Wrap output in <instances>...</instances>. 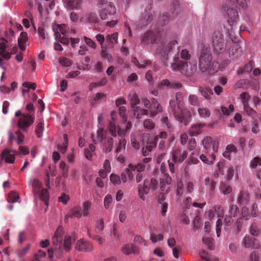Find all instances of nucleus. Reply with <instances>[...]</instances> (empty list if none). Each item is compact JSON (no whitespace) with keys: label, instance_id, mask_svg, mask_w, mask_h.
<instances>
[{"label":"nucleus","instance_id":"f257e3e1","mask_svg":"<svg viewBox=\"0 0 261 261\" xmlns=\"http://www.w3.org/2000/svg\"><path fill=\"white\" fill-rule=\"evenodd\" d=\"M74 240L69 235H64L63 228L59 226L51 238L53 248L48 250L49 257L51 258L54 254L57 257L61 256L63 251L69 252Z\"/></svg>","mask_w":261,"mask_h":261},{"label":"nucleus","instance_id":"f03ea898","mask_svg":"<svg viewBox=\"0 0 261 261\" xmlns=\"http://www.w3.org/2000/svg\"><path fill=\"white\" fill-rule=\"evenodd\" d=\"M248 0H224L221 5V11L227 19L230 26H234L239 20V12L236 9V4L243 9L247 6Z\"/></svg>","mask_w":261,"mask_h":261},{"label":"nucleus","instance_id":"7ed1b4c3","mask_svg":"<svg viewBox=\"0 0 261 261\" xmlns=\"http://www.w3.org/2000/svg\"><path fill=\"white\" fill-rule=\"evenodd\" d=\"M176 99L170 100V106L172 113L180 123L187 125L191 119L190 113L184 108V96L181 92H177Z\"/></svg>","mask_w":261,"mask_h":261},{"label":"nucleus","instance_id":"20e7f679","mask_svg":"<svg viewBox=\"0 0 261 261\" xmlns=\"http://www.w3.org/2000/svg\"><path fill=\"white\" fill-rule=\"evenodd\" d=\"M215 62L209 47L203 46L201 49L198 57V68L201 72H207L210 73L216 72L217 70L212 69Z\"/></svg>","mask_w":261,"mask_h":261},{"label":"nucleus","instance_id":"39448f33","mask_svg":"<svg viewBox=\"0 0 261 261\" xmlns=\"http://www.w3.org/2000/svg\"><path fill=\"white\" fill-rule=\"evenodd\" d=\"M15 116L18 117L17 123V127L24 132L28 130L29 128L33 125L35 121L34 114L22 113L20 110H18L15 112Z\"/></svg>","mask_w":261,"mask_h":261},{"label":"nucleus","instance_id":"423d86ee","mask_svg":"<svg viewBox=\"0 0 261 261\" xmlns=\"http://www.w3.org/2000/svg\"><path fill=\"white\" fill-rule=\"evenodd\" d=\"M29 185L32 187V190L35 197H39L47 206L49 200L48 192L47 190L42 189L41 182L38 179L31 178L30 180Z\"/></svg>","mask_w":261,"mask_h":261},{"label":"nucleus","instance_id":"0eeeda50","mask_svg":"<svg viewBox=\"0 0 261 261\" xmlns=\"http://www.w3.org/2000/svg\"><path fill=\"white\" fill-rule=\"evenodd\" d=\"M177 43L176 40H173L168 44L162 45L157 49L156 54L159 56L161 63L164 66H168V54Z\"/></svg>","mask_w":261,"mask_h":261},{"label":"nucleus","instance_id":"6e6552de","mask_svg":"<svg viewBox=\"0 0 261 261\" xmlns=\"http://www.w3.org/2000/svg\"><path fill=\"white\" fill-rule=\"evenodd\" d=\"M53 31L55 39L60 41L63 44L68 45L69 43L68 33L67 32V26L66 24H57L53 27Z\"/></svg>","mask_w":261,"mask_h":261},{"label":"nucleus","instance_id":"1a4fd4ad","mask_svg":"<svg viewBox=\"0 0 261 261\" xmlns=\"http://www.w3.org/2000/svg\"><path fill=\"white\" fill-rule=\"evenodd\" d=\"M118 127L114 122H110L109 123V127L108 129L100 128L97 130L96 138L97 141L101 143L103 141L104 138L109 136L116 137L117 136Z\"/></svg>","mask_w":261,"mask_h":261},{"label":"nucleus","instance_id":"9d476101","mask_svg":"<svg viewBox=\"0 0 261 261\" xmlns=\"http://www.w3.org/2000/svg\"><path fill=\"white\" fill-rule=\"evenodd\" d=\"M202 144L205 149L204 153H212L215 154L218 151V142L217 140H213L211 137H205L202 142Z\"/></svg>","mask_w":261,"mask_h":261},{"label":"nucleus","instance_id":"9b49d317","mask_svg":"<svg viewBox=\"0 0 261 261\" xmlns=\"http://www.w3.org/2000/svg\"><path fill=\"white\" fill-rule=\"evenodd\" d=\"M180 12V7L178 3L176 2L171 8V10L168 14H163L160 18V23L162 25L167 23L169 20H173L176 18Z\"/></svg>","mask_w":261,"mask_h":261},{"label":"nucleus","instance_id":"f8f14e48","mask_svg":"<svg viewBox=\"0 0 261 261\" xmlns=\"http://www.w3.org/2000/svg\"><path fill=\"white\" fill-rule=\"evenodd\" d=\"M197 64L195 62L182 61V66L180 67V73L186 76H191L197 71Z\"/></svg>","mask_w":261,"mask_h":261},{"label":"nucleus","instance_id":"ddd939ff","mask_svg":"<svg viewBox=\"0 0 261 261\" xmlns=\"http://www.w3.org/2000/svg\"><path fill=\"white\" fill-rule=\"evenodd\" d=\"M116 12V8L114 4L112 2H109L106 4V7L100 11L99 16L101 19L107 20L109 16L115 14Z\"/></svg>","mask_w":261,"mask_h":261},{"label":"nucleus","instance_id":"4468645a","mask_svg":"<svg viewBox=\"0 0 261 261\" xmlns=\"http://www.w3.org/2000/svg\"><path fill=\"white\" fill-rule=\"evenodd\" d=\"M159 35L156 32L147 31L142 37L141 42L143 44L148 45L156 43Z\"/></svg>","mask_w":261,"mask_h":261},{"label":"nucleus","instance_id":"2eb2a0df","mask_svg":"<svg viewBox=\"0 0 261 261\" xmlns=\"http://www.w3.org/2000/svg\"><path fill=\"white\" fill-rule=\"evenodd\" d=\"M151 188L150 180L146 179L144 180L142 184H140L138 187V192L140 198L142 200H145V195L147 194Z\"/></svg>","mask_w":261,"mask_h":261},{"label":"nucleus","instance_id":"dca6fc26","mask_svg":"<svg viewBox=\"0 0 261 261\" xmlns=\"http://www.w3.org/2000/svg\"><path fill=\"white\" fill-rule=\"evenodd\" d=\"M172 158L175 163H182L188 156V152L186 150L182 151L179 149L172 150L171 152Z\"/></svg>","mask_w":261,"mask_h":261},{"label":"nucleus","instance_id":"f3484780","mask_svg":"<svg viewBox=\"0 0 261 261\" xmlns=\"http://www.w3.org/2000/svg\"><path fill=\"white\" fill-rule=\"evenodd\" d=\"M99 19L96 12H88L84 16L81 17L80 21L84 23L89 22L91 23H97Z\"/></svg>","mask_w":261,"mask_h":261},{"label":"nucleus","instance_id":"a211bd4d","mask_svg":"<svg viewBox=\"0 0 261 261\" xmlns=\"http://www.w3.org/2000/svg\"><path fill=\"white\" fill-rule=\"evenodd\" d=\"M152 15L150 11H145L137 23V27L142 28L147 26L152 19Z\"/></svg>","mask_w":261,"mask_h":261},{"label":"nucleus","instance_id":"6ab92c4d","mask_svg":"<svg viewBox=\"0 0 261 261\" xmlns=\"http://www.w3.org/2000/svg\"><path fill=\"white\" fill-rule=\"evenodd\" d=\"M75 249L79 251L88 252L92 250L93 247L91 243L84 239H81L76 242Z\"/></svg>","mask_w":261,"mask_h":261},{"label":"nucleus","instance_id":"aec40b11","mask_svg":"<svg viewBox=\"0 0 261 261\" xmlns=\"http://www.w3.org/2000/svg\"><path fill=\"white\" fill-rule=\"evenodd\" d=\"M65 7L69 10H81L82 8L83 1L81 0H63Z\"/></svg>","mask_w":261,"mask_h":261},{"label":"nucleus","instance_id":"412c9836","mask_svg":"<svg viewBox=\"0 0 261 261\" xmlns=\"http://www.w3.org/2000/svg\"><path fill=\"white\" fill-rule=\"evenodd\" d=\"M257 242V239L251 238L249 235L246 234L243 238L241 242V245L242 246L245 248H248L251 247L256 248L257 247V246H256Z\"/></svg>","mask_w":261,"mask_h":261},{"label":"nucleus","instance_id":"4be33fe9","mask_svg":"<svg viewBox=\"0 0 261 261\" xmlns=\"http://www.w3.org/2000/svg\"><path fill=\"white\" fill-rule=\"evenodd\" d=\"M2 157L7 163L13 164L15 159V153L13 150L5 149L2 153Z\"/></svg>","mask_w":261,"mask_h":261},{"label":"nucleus","instance_id":"5701e85b","mask_svg":"<svg viewBox=\"0 0 261 261\" xmlns=\"http://www.w3.org/2000/svg\"><path fill=\"white\" fill-rule=\"evenodd\" d=\"M103 141H105L102 144V149L103 152L107 153L111 152L113 148L114 141L112 137L107 136L106 138H104Z\"/></svg>","mask_w":261,"mask_h":261},{"label":"nucleus","instance_id":"b1692460","mask_svg":"<svg viewBox=\"0 0 261 261\" xmlns=\"http://www.w3.org/2000/svg\"><path fill=\"white\" fill-rule=\"evenodd\" d=\"M205 126L203 123H196L192 125L189 129V135L193 136H197L202 133V128Z\"/></svg>","mask_w":261,"mask_h":261},{"label":"nucleus","instance_id":"393cba45","mask_svg":"<svg viewBox=\"0 0 261 261\" xmlns=\"http://www.w3.org/2000/svg\"><path fill=\"white\" fill-rule=\"evenodd\" d=\"M172 178L168 174L165 173L160 179V189L162 191L166 190V186H169L172 183Z\"/></svg>","mask_w":261,"mask_h":261},{"label":"nucleus","instance_id":"a878e982","mask_svg":"<svg viewBox=\"0 0 261 261\" xmlns=\"http://www.w3.org/2000/svg\"><path fill=\"white\" fill-rule=\"evenodd\" d=\"M223 35L220 31H217L213 33L212 37V46H218L217 44L220 41L225 40Z\"/></svg>","mask_w":261,"mask_h":261},{"label":"nucleus","instance_id":"bb28decb","mask_svg":"<svg viewBox=\"0 0 261 261\" xmlns=\"http://www.w3.org/2000/svg\"><path fill=\"white\" fill-rule=\"evenodd\" d=\"M82 216V211L81 207L80 206H74L71 210L69 213L65 216V219L67 220L69 218H81Z\"/></svg>","mask_w":261,"mask_h":261},{"label":"nucleus","instance_id":"cd10ccee","mask_svg":"<svg viewBox=\"0 0 261 261\" xmlns=\"http://www.w3.org/2000/svg\"><path fill=\"white\" fill-rule=\"evenodd\" d=\"M199 158L204 163L207 165H212L215 160V154L212 153L202 154L200 155Z\"/></svg>","mask_w":261,"mask_h":261},{"label":"nucleus","instance_id":"c85d7f7f","mask_svg":"<svg viewBox=\"0 0 261 261\" xmlns=\"http://www.w3.org/2000/svg\"><path fill=\"white\" fill-rule=\"evenodd\" d=\"M28 41V34L25 32H21L18 38V43L20 49L22 51L26 48V43Z\"/></svg>","mask_w":261,"mask_h":261},{"label":"nucleus","instance_id":"c756f323","mask_svg":"<svg viewBox=\"0 0 261 261\" xmlns=\"http://www.w3.org/2000/svg\"><path fill=\"white\" fill-rule=\"evenodd\" d=\"M156 146V143L155 141H151L148 142L146 146L145 147H143L142 149V155L144 156H148L149 152H150Z\"/></svg>","mask_w":261,"mask_h":261},{"label":"nucleus","instance_id":"7c9ffc66","mask_svg":"<svg viewBox=\"0 0 261 261\" xmlns=\"http://www.w3.org/2000/svg\"><path fill=\"white\" fill-rule=\"evenodd\" d=\"M243 54L242 49L240 47L236 46L235 48L232 49L231 53H229V57L231 59H235L242 57Z\"/></svg>","mask_w":261,"mask_h":261},{"label":"nucleus","instance_id":"2f4dec72","mask_svg":"<svg viewBox=\"0 0 261 261\" xmlns=\"http://www.w3.org/2000/svg\"><path fill=\"white\" fill-rule=\"evenodd\" d=\"M218 46H212L213 48V50L215 51L217 54H221L223 53L226 49V40H223L222 41H220L217 44Z\"/></svg>","mask_w":261,"mask_h":261},{"label":"nucleus","instance_id":"473e14b6","mask_svg":"<svg viewBox=\"0 0 261 261\" xmlns=\"http://www.w3.org/2000/svg\"><path fill=\"white\" fill-rule=\"evenodd\" d=\"M121 250L125 255H129L133 253H137V249L130 244H125L122 246Z\"/></svg>","mask_w":261,"mask_h":261},{"label":"nucleus","instance_id":"72a5a7b5","mask_svg":"<svg viewBox=\"0 0 261 261\" xmlns=\"http://www.w3.org/2000/svg\"><path fill=\"white\" fill-rule=\"evenodd\" d=\"M182 61H180L178 57L175 56L173 59V62L171 63V68L173 71H179L180 72V67L182 66Z\"/></svg>","mask_w":261,"mask_h":261},{"label":"nucleus","instance_id":"f704fd0d","mask_svg":"<svg viewBox=\"0 0 261 261\" xmlns=\"http://www.w3.org/2000/svg\"><path fill=\"white\" fill-rule=\"evenodd\" d=\"M134 114L137 119H140L144 115H147L148 111L146 109H141L139 107H136L134 109Z\"/></svg>","mask_w":261,"mask_h":261},{"label":"nucleus","instance_id":"c9c22d12","mask_svg":"<svg viewBox=\"0 0 261 261\" xmlns=\"http://www.w3.org/2000/svg\"><path fill=\"white\" fill-rule=\"evenodd\" d=\"M244 108V112L247 115L251 117L255 121L257 120L258 114L255 111L250 108L249 105L245 106Z\"/></svg>","mask_w":261,"mask_h":261},{"label":"nucleus","instance_id":"e433bc0d","mask_svg":"<svg viewBox=\"0 0 261 261\" xmlns=\"http://www.w3.org/2000/svg\"><path fill=\"white\" fill-rule=\"evenodd\" d=\"M199 91L201 94L206 99H210L213 94V90L208 87H199Z\"/></svg>","mask_w":261,"mask_h":261},{"label":"nucleus","instance_id":"4c0bfd02","mask_svg":"<svg viewBox=\"0 0 261 261\" xmlns=\"http://www.w3.org/2000/svg\"><path fill=\"white\" fill-rule=\"evenodd\" d=\"M128 100L130 102L131 107L134 109L140 103V99L135 93L129 94Z\"/></svg>","mask_w":261,"mask_h":261},{"label":"nucleus","instance_id":"58836bf2","mask_svg":"<svg viewBox=\"0 0 261 261\" xmlns=\"http://www.w3.org/2000/svg\"><path fill=\"white\" fill-rule=\"evenodd\" d=\"M250 200L249 195L247 193L241 192L237 199V203L238 204H242L243 203H247Z\"/></svg>","mask_w":261,"mask_h":261},{"label":"nucleus","instance_id":"ea45409f","mask_svg":"<svg viewBox=\"0 0 261 261\" xmlns=\"http://www.w3.org/2000/svg\"><path fill=\"white\" fill-rule=\"evenodd\" d=\"M187 194L186 192V187L184 185L182 182H177V186L176 190V195L178 197L185 196Z\"/></svg>","mask_w":261,"mask_h":261},{"label":"nucleus","instance_id":"a19ab883","mask_svg":"<svg viewBox=\"0 0 261 261\" xmlns=\"http://www.w3.org/2000/svg\"><path fill=\"white\" fill-rule=\"evenodd\" d=\"M160 86H166L173 89H177L181 87V84L171 83L167 79L163 80L160 83Z\"/></svg>","mask_w":261,"mask_h":261},{"label":"nucleus","instance_id":"79ce46f5","mask_svg":"<svg viewBox=\"0 0 261 261\" xmlns=\"http://www.w3.org/2000/svg\"><path fill=\"white\" fill-rule=\"evenodd\" d=\"M6 45L5 42H0V54L1 56L5 59L9 60L11 55L10 53L6 51Z\"/></svg>","mask_w":261,"mask_h":261},{"label":"nucleus","instance_id":"37998d69","mask_svg":"<svg viewBox=\"0 0 261 261\" xmlns=\"http://www.w3.org/2000/svg\"><path fill=\"white\" fill-rule=\"evenodd\" d=\"M249 232L252 236L257 237L261 233V229L258 228L256 223H253L250 227Z\"/></svg>","mask_w":261,"mask_h":261},{"label":"nucleus","instance_id":"c03bdc74","mask_svg":"<svg viewBox=\"0 0 261 261\" xmlns=\"http://www.w3.org/2000/svg\"><path fill=\"white\" fill-rule=\"evenodd\" d=\"M198 157L199 153L198 151H195L192 152L190 155L189 165L197 164L199 163Z\"/></svg>","mask_w":261,"mask_h":261},{"label":"nucleus","instance_id":"a18cd8bd","mask_svg":"<svg viewBox=\"0 0 261 261\" xmlns=\"http://www.w3.org/2000/svg\"><path fill=\"white\" fill-rule=\"evenodd\" d=\"M19 196L18 194L14 191L11 192L8 196L7 201L9 203H14L18 201Z\"/></svg>","mask_w":261,"mask_h":261},{"label":"nucleus","instance_id":"49530a36","mask_svg":"<svg viewBox=\"0 0 261 261\" xmlns=\"http://www.w3.org/2000/svg\"><path fill=\"white\" fill-rule=\"evenodd\" d=\"M189 103L194 106L199 107L200 106V101L198 97L194 94H190L188 97Z\"/></svg>","mask_w":261,"mask_h":261},{"label":"nucleus","instance_id":"de8ad7c7","mask_svg":"<svg viewBox=\"0 0 261 261\" xmlns=\"http://www.w3.org/2000/svg\"><path fill=\"white\" fill-rule=\"evenodd\" d=\"M202 242L206 246L208 249L210 250L214 249L215 245L213 239L211 238L203 237L202 239Z\"/></svg>","mask_w":261,"mask_h":261},{"label":"nucleus","instance_id":"09e8293b","mask_svg":"<svg viewBox=\"0 0 261 261\" xmlns=\"http://www.w3.org/2000/svg\"><path fill=\"white\" fill-rule=\"evenodd\" d=\"M148 167L149 165H145L142 163H139L135 165H132L133 168H132V170H137V173H142V172L144 171L146 168H148Z\"/></svg>","mask_w":261,"mask_h":261},{"label":"nucleus","instance_id":"8fccbe9b","mask_svg":"<svg viewBox=\"0 0 261 261\" xmlns=\"http://www.w3.org/2000/svg\"><path fill=\"white\" fill-rule=\"evenodd\" d=\"M132 62L138 68H143L145 67V65L148 64H150V61H142L141 63L135 57L132 58Z\"/></svg>","mask_w":261,"mask_h":261},{"label":"nucleus","instance_id":"3c124183","mask_svg":"<svg viewBox=\"0 0 261 261\" xmlns=\"http://www.w3.org/2000/svg\"><path fill=\"white\" fill-rule=\"evenodd\" d=\"M126 141L125 139H120L119 141L118 144L116 149V152L119 153L122 150H125L126 146Z\"/></svg>","mask_w":261,"mask_h":261},{"label":"nucleus","instance_id":"603ef678","mask_svg":"<svg viewBox=\"0 0 261 261\" xmlns=\"http://www.w3.org/2000/svg\"><path fill=\"white\" fill-rule=\"evenodd\" d=\"M132 168H133L132 165L130 164L124 171L127 175L128 181L129 182H131L133 180L135 172V170H132Z\"/></svg>","mask_w":261,"mask_h":261},{"label":"nucleus","instance_id":"864d4df0","mask_svg":"<svg viewBox=\"0 0 261 261\" xmlns=\"http://www.w3.org/2000/svg\"><path fill=\"white\" fill-rule=\"evenodd\" d=\"M15 135L16 136V141L17 144L20 145L22 144L25 139V136L23 134L20 130H17L15 132Z\"/></svg>","mask_w":261,"mask_h":261},{"label":"nucleus","instance_id":"5fc2aeb1","mask_svg":"<svg viewBox=\"0 0 261 261\" xmlns=\"http://www.w3.org/2000/svg\"><path fill=\"white\" fill-rule=\"evenodd\" d=\"M106 40L112 44L117 43L118 42V34L115 33L111 35H108L106 37Z\"/></svg>","mask_w":261,"mask_h":261},{"label":"nucleus","instance_id":"6e6d98bb","mask_svg":"<svg viewBox=\"0 0 261 261\" xmlns=\"http://www.w3.org/2000/svg\"><path fill=\"white\" fill-rule=\"evenodd\" d=\"M220 192L224 195H228L232 191L231 187L225 184H223L220 187Z\"/></svg>","mask_w":261,"mask_h":261},{"label":"nucleus","instance_id":"4d7b16f0","mask_svg":"<svg viewBox=\"0 0 261 261\" xmlns=\"http://www.w3.org/2000/svg\"><path fill=\"white\" fill-rule=\"evenodd\" d=\"M43 128L44 124L42 122H40L37 124L35 128V132L38 138L42 137Z\"/></svg>","mask_w":261,"mask_h":261},{"label":"nucleus","instance_id":"13d9d810","mask_svg":"<svg viewBox=\"0 0 261 261\" xmlns=\"http://www.w3.org/2000/svg\"><path fill=\"white\" fill-rule=\"evenodd\" d=\"M198 111L200 117L207 118L210 116L211 113L210 111L206 108H199L198 109Z\"/></svg>","mask_w":261,"mask_h":261},{"label":"nucleus","instance_id":"bf43d9fd","mask_svg":"<svg viewBox=\"0 0 261 261\" xmlns=\"http://www.w3.org/2000/svg\"><path fill=\"white\" fill-rule=\"evenodd\" d=\"M143 126L147 130H151L155 127V124L150 119H147L144 120L143 123Z\"/></svg>","mask_w":261,"mask_h":261},{"label":"nucleus","instance_id":"052dcab7","mask_svg":"<svg viewBox=\"0 0 261 261\" xmlns=\"http://www.w3.org/2000/svg\"><path fill=\"white\" fill-rule=\"evenodd\" d=\"M151 110H154L156 113L162 111V107L155 98H152V105Z\"/></svg>","mask_w":261,"mask_h":261},{"label":"nucleus","instance_id":"680f3d73","mask_svg":"<svg viewBox=\"0 0 261 261\" xmlns=\"http://www.w3.org/2000/svg\"><path fill=\"white\" fill-rule=\"evenodd\" d=\"M90 206L91 203L89 201H86L83 203V210L82 211V215L83 216L86 217L89 215V211L90 210Z\"/></svg>","mask_w":261,"mask_h":261},{"label":"nucleus","instance_id":"e2e57ef3","mask_svg":"<svg viewBox=\"0 0 261 261\" xmlns=\"http://www.w3.org/2000/svg\"><path fill=\"white\" fill-rule=\"evenodd\" d=\"M214 213L217 214L218 218H222L224 216V212L222 207L220 205H215L213 210Z\"/></svg>","mask_w":261,"mask_h":261},{"label":"nucleus","instance_id":"0e129e2a","mask_svg":"<svg viewBox=\"0 0 261 261\" xmlns=\"http://www.w3.org/2000/svg\"><path fill=\"white\" fill-rule=\"evenodd\" d=\"M111 182L115 185H120L121 180L119 175L112 174L110 177Z\"/></svg>","mask_w":261,"mask_h":261},{"label":"nucleus","instance_id":"69168bd1","mask_svg":"<svg viewBox=\"0 0 261 261\" xmlns=\"http://www.w3.org/2000/svg\"><path fill=\"white\" fill-rule=\"evenodd\" d=\"M111 235L113 238V241L115 242L119 240L120 238V235L118 233V230L115 225L113 226V230Z\"/></svg>","mask_w":261,"mask_h":261},{"label":"nucleus","instance_id":"338daca9","mask_svg":"<svg viewBox=\"0 0 261 261\" xmlns=\"http://www.w3.org/2000/svg\"><path fill=\"white\" fill-rule=\"evenodd\" d=\"M239 212L238 207L236 205H232L230 206L228 211L229 215L234 217L238 215Z\"/></svg>","mask_w":261,"mask_h":261},{"label":"nucleus","instance_id":"774afa93","mask_svg":"<svg viewBox=\"0 0 261 261\" xmlns=\"http://www.w3.org/2000/svg\"><path fill=\"white\" fill-rule=\"evenodd\" d=\"M60 64L64 67H69L70 66L72 62L69 59L64 57H61L59 60Z\"/></svg>","mask_w":261,"mask_h":261}]
</instances>
